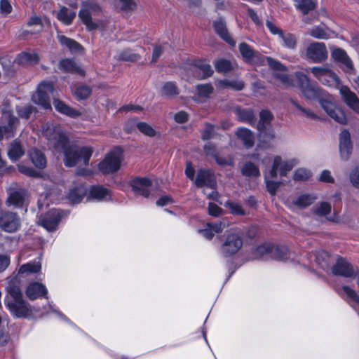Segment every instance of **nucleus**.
Returning <instances> with one entry per match:
<instances>
[{"label":"nucleus","instance_id":"nucleus-1","mask_svg":"<svg viewBox=\"0 0 359 359\" xmlns=\"http://www.w3.org/2000/svg\"><path fill=\"white\" fill-rule=\"evenodd\" d=\"M42 131L56 149L62 151L65 166L74 167L80 161L84 165L88 164L93 153V147L70 145L67 136L56 130L55 128L48 123L42 126Z\"/></svg>","mask_w":359,"mask_h":359},{"label":"nucleus","instance_id":"nucleus-2","mask_svg":"<svg viewBox=\"0 0 359 359\" xmlns=\"http://www.w3.org/2000/svg\"><path fill=\"white\" fill-rule=\"evenodd\" d=\"M123 158L121 148L115 147L107 154L104 158L98 164V169L104 175L116 172L121 168Z\"/></svg>","mask_w":359,"mask_h":359},{"label":"nucleus","instance_id":"nucleus-3","mask_svg":"<svg viewBox=\"0 0 359 359\" xmlns=\"http://www.w3.org/2000/svg\"><path fill=\"white\" fill-rule=\"evenodd\" d=\"M100 11V6L94 0H86L81 3L79 17L88 31L95 30L98 27V24L93 20L92 17Z\"/></svg>","mask_w":359,"mask_h":359},{"label":"nucleus","instance_id":"nucleus-4","mask_svg":"<svg viewBox=\"0 0 359 359\" xmlns=\"http://www.w3.org/2000/svg\"><path fill=\"white\" fill-rule=\"evenodd\" d=\"M243 233L236 231L228 233L220 247V252L225 257H229L236 254L243 245Z\"/></svg>","mask_w":359,"mask_h":359},{"label":"nucleus","instance_id":"nucleus-5","mask_svg":"<svg viewBox=\"0 0 359 359\" xmlns=\"http://www.w3.org/2000/svg\"><path fill=\"white\" fill-rule=\"evenodd\" d=\"M53 90L51 82L42 81L38 86L36 93L32 95V100L46 109H51L50 95L53 94Z\"/></svg>","mask_w":359,"mask_h":359},{"label":"nucleus","instance_id":"nucleus-6","mask_svg":"<svg viewBox=\"0 0 359 359\" xmlns=\"http://www.w3.org/2000/svg\"><path fill=\"white\" fill-rule=\"evenodd\" d=\"M8 292L13 298V302L8 304L11 311H14L15 314H29L32 312L27 303L22 299V293L19 286L11 285Z\"/></svg>","mask_w":359,"mask_h":359},{"label":"nucleus","instance_id":"nucleus-7","mask_svg":"<svg viewBox=\"0 0 359 359\" xmlns=\"http://www.w3.org/2000/svg\"><path fill=\"white\" fill-rule=\"evenodd\" d=\"M327 55V50L325 44L323 42H312L306 48V59L314 63H321L325 61Z\"/></svg>","mask_w":359,"mask_h":359},{"label":"nucleus","instance_id":"nucleus-8","mask_svg":"<svg viewBox=\"0 0 359 359\" xmlns=\"http://www.w3.org/2000/svg\"><path fill=\"white\" fill-rule=\"evenodd\" d=\"M297 164L295 159L284 161L280 156H276L273 158L272 168L269 171L271 178L277 176L278 171L281 177L286 176L287 173L292 170Z\"/></svg>","mask_w":359,"mask_h":359},{"label":"nucleus","instance_id":"nucleus-9","mask_svg":"<svg viewBox=\"0 0 359 359\" xmlns=\"http://www.w3.org/2000/svg\"><path fill=\"white\" fill-rule=\"evenodd\" d=\"M0 227L6 232H15L20 227V219L15 212H3L0 214Z\"/></svg>","mask_w":359,"mask_h":359},{"label":"nucleus","instance_id":"nucleus-10","mask_svg":"<svg viewBox=\"0 0 359 359\" xmlns=\"http://www.w3.org/2000/svg\"><path fill=\"white\" fill-rule=\"evenodd\" d=\"M60 219V211L57 209H52L45 215L39 217L38 224L47 231H52L56 229Z\"/></svg>","mask_w":359,"mask_h":359},{"label":"nucleus","instance_id":"nucleus-11","mask_svg":"<svg viewBox=\"0 0 359 359\" xmlns=\"http://www.w3.org/2000/svg\"><path fill=\"white\" fill-rule=\"evenodd\" d=\"M130 184L132 190L136 195L149 197L151 191V181L147 177H135L133 179Z\"/></svg>","mask_w":359,"mask_h":359},{"label":"nucleus","instance_id":"nucleus-12","mask_svg":"<svg viewBox=\"0 0 359 359\" xmlns=\"http://www.w3.org/2000/svg\"><path fill=\"white\" fill-rule=\"evenodd\" d=\"M320 105L326 113L336 122L340 124L346 123V117L344 112L332 102L327 100H321Z\"/></svg>","mask_w":359,"mask_h":359},{"label":"nucleus","instance_id":"nucleus-13","mask_svg":"<svg viewBox=\"0 0 359 359\" xmlns=\"http://www.w3.org/2000/svg\"><path fill=\"white\" fill-rule=\"evenodd\" d=\"M320 105L326 113L336 122L340 124L346 123V117L344 112L332 102L327 100H321Z\"/></svg>","mask_w":359,"mask_h":359},{"label":"nucleus","instance_id":"nucleus-14","mask_svg":"<svg viewBox=\"0 0 359 359\" xmlns=\"http://www.w3.org/2000/svg\"><path fill=\"white\" fill-rule=\"evenodd\" d=\"M344 102L354 112L359 114V97L347 86H341L339 89Z\"/></svg>","mask_w":359,"mask_h":359},{"label":"nucleus","instance_id":"nucleus-15","mask_svg":"<svg viewBox=\"0 0 359 359\" xmlns=\"http://www.w3.org/2000/svg\"><path fill=\"white\" fill-rule=\"evenodd\" d=\"M334 275L350 278L356 274L353 266L343 258L337 259L335 264L332 268Z\"/></svg>","mask_w":359,"mask_h":359},{"label":"nucleus","instance_id":"nucleus-16","mask_svg":"<svg viewBox=\"0 0 359 359\" xmlns=\"http://www.w3.org/2000/svg\"><path fill=\"white\" fill-rule=\"evenodd\" d=\"M351 135L346 130H342L339 134V152L341 158L347 161L352 151Z\"/></svg>","mask_w":359,"mask_h":359},{"label":"nucleus","instance_id":"nucleus-17","mask_svg":"<svg viewBox=\"0 0 359 359\" xmlns=\"http://www.w3.org/2000/svg\"><path fill=\"white\" fill-rule=\"evenodd\" d=\"M239 51L243 59L250 63H260L263 55L259 52L252 49L246 43H241L238 46Z\"/></svg>","mask_w":359,"mask_h":359},{"label":"nucleus","instance_id":"nucleus-18","mask_svg":"<svg viewBox=\"0 0 359 359\" xmlns=\"http://www.w3.org/2000/svg\"><path fill=\"white\" fill-rule=\"evenodd\" d=\"M47 294L48 290L46 286L37 282L30 283L26 290V295L31 300L40 297L48 298Z\"/></svg>","mask_w":359,"mask_h":359},{"label":"nucleus","instance_id":"nucleus-19","mask_svg":"<svg viewBox=\"0 0 359 359\" xmlns=\"http://www.w3.org/2000/svg\"><path fill=\"white\" fill-rule=\"evenodd\" d=\"M301 91L304 97L307 100H319L320 102L321 100H326V99H325L326 97L325 93L318 86L311 83L306 87H303Z\"/></svg>","mask_w":359,"mask_h":359},{"label":"nucleus","instance_id":"nucleus-20","mask_svg":"<svg viewBox=\"0 0 359 359\" xmlns=\"http://www.w3.org/2000/svg\"><path fill=\"white\" fill-rule=\"evenodd\" d=\"M195 184L198 187L206 186L212 188L215 184V175L210 170H200L197 173Z\"/></svg>","mask_w":359,"mask_h":359},{"label":"nucleus","instance_id":"nucleus-21","mask_svg":"<svg viewBox=\"0 0 359 359\" xmlns=\"http://www.w3.org/2000/svg\"><path fill=\"white\" fill-rule=\"evenodd\" d=\"M27 198V193L25 189H20L10 192L6 203L8 206L13 205L15 208L22 207Z\"/></svg>","mask_w":359,"mask_h":359},{"label":"nucleus","instance_id":"nucleus-22","mask_svg":"<svg viewBox=\"0 0 359 359\" xmlns=\"http://www.w3.org/2000/svg\"><path fill=\"white\" fill-rule=\"evenodd\" d=\"M2 117L8 122V126H0V140L3 137L4 135L10 137L14 127L18 123V119L10 111H4Z\"/></svg>","mask_w":359,"mask_h":359},{"label":"nucleus","instance_id":"nucleus-23","mask_svg":"<svg viewBox=\"0 0 359 359\" xmlns=\"http://www.w3.org/2000/svg\"><path fill=\"white\" fill-rule=\"evenodd\" d=\"M110 196V191L108 189L100 185L93 186L90 189L88 200L89 198L97 201L108 200Z\"/></svg>","mask_w":359,"mask_h":359},{"label":"nucleus","instance_id":"nucleus-24","mask_svg":"<svg viewBox=\"0 0 359 359\" xmlns=\"http://www.w3.org/2000/svg\"><path fill=\"white\" fill-rule=\"evenodd\" d=\"M236 134L246 148H251L253 147L255 137L250 130L245 128H240L237 130Z\"/></svg>","mask_w":359,"mask_h":359},{"label":"nucleus","instance_id":"nucleus-25","mask_svg":"<svg viewBox=\"0 0 359 359\" xmlns=\"http://www.w3.org/2000/svg\"><path fill=\"white\" fill-rule=\"evenodd\" d=\"M214 28L216 33L230 46H235L236 41L231 37L222 20H217L214 22Z\"/></svg>","mask_w":359,"mask_h":359},{"label":"nucleus","instance_id":"nucleus-26","mask_svg":"<svg viewBox=\"0 0 359 359\" xmlns=\"http://www.w3.org/2000/svg\"><path fill=\"white\" fill-rule=\"evenodd\" d=\"M53 105L58 112L71 118H76L81 115V112L70 107L60 100L55 99L53 100Z\"/></svg>","mask_w":359,"mask_h":359},{"label":"nucleus","instance_id":"nucleus-27","mask_svg":"<svg viewBox=\"0 0 359 359\" xmlns=\"http://www.w3.org/2000/svg\"><path fill=\"white\" fill-rule=\"evenodd\" d=\"M39 61V55L34 51L22 52L20 53L17 58L16 62L20 65H32L38 63Z\"/></svg>","mask_w":359,"mask_h":359},{"label":"nucleus","instance_id":"nucleus-28","mask_svg":"<svg viewBox=\"0 0 359 359\" xmlns=\"http://www.w3.org/2000/svg\"><path fill=\"white\" fill-rule=\"evenodd\" d=\"M29 158L35 167L42 169L46 165V158L39 149H33L29 151Z\"/></svg>","mask_w":359,"mask_h":359},{"label":"nucleus","instance_id":"nucleus-29","mask_svg":"<svg viewBox=\"0 0 359 359\" xmlns=\"http://www.w3.org/2000/svg\"><path fill=\"white\" fill-rule=\"evenodd\" d=\"M272 245L269 244H263L259 245L252 252L253 259H269L271 258Z\"/></svg>","mask_w":359,"mask_h":359},{"label":"nucleus","instance_id":"nucleus-30","mask_svg":"<svg viewBox=\"0 0 359 359\" xmlns=\"http://www.w3.org/2000/svg\"><path fill=\"white\" fill-rule=\"evenodd\" d=\"M87 193L86 187L80 185L71 189L68 194V198L74 203H79L81 201Z\"/></svg>","mask_w":359,"mask_h":359},{"label":"nucleus","instance_id":"nucleus-31","mask_svg":"<svg viewBox=\"0 0 359 359\" xmlns=\"http://www.w3.org/2000/svg\"><path fill=\"white\" fill-rule=\"evenodd\" d=\"M58 40L62 46H66L72 53L81 52L83 50L80 43L65 36H58Z\"/></svg>","mask_w":359,"mask_h":359},{"label":"nucleus","instance_id":"nucleus-32","mask_svg":"<svg viewBox=\"0 0 359 359\" xmlns=\"http://www.w3.org/2000/svg\"><path fill=\"white\" fill-rule=\"evenodd\" d=\"M332 55L335 60L343 63L348 69H353L352 62L344 50L336 48L332 51Z\"/></svg>","mask_w":359,"mask_h":359},{"label":"nucleus","instance_id":"nucleus-33","mask_svg":"<svg viewBox=\"0 0 359 359\" xmlns=\"http://www.w3.org/2000/svg\"><path fill=\"white\" fill-rule=\"evenodd\" d=\"M330 30L324 25L315 26L309 30V34L318 39H327L330 36Z\"/></svg>","mask_w":359,"mask_h":359},{"label":"nucleus","instance_id":"nucleus-34","mask_svg":"<svg viewBox=\"0 0 359 359\" xmlns=\"http://www.w3.org/2000/svg\"><path fill=\"white\" fill-rule=\"evenodd\" d=\"M59 68L65 72L82 74L83 71L76 64L70 59L62 60L59 64Z\"/></svg>","mask_w":359,"mask_h":359},{"label":"nucleus","instance_id":"nucleus-35","mask_svg":"<svg viewBox=\"0 0 359 359\" xmlns=\"http://www.w3.org/2000/svg\"><path fill=\"white\" fill-rule=\"evenodd\" d=\"M75 17L76 12L69 11L66 7H62L57 14V19L65 25H70Z\"/></svg>","mask_w":359,"mask_h":359},{"label":"nucleus","instance_id":"nucleus-36","mask_svg":"<svg viewBox=\"0 0 359 359\" xmlns=\"http://www.w3.org/2000/svg\"><path fill=\"white\" fill-rule=\"evenodd\" d=\"M290 252L285 246H273L271 258L277 260H285L289 258Z\"/></svg>","mask_w":359,"mask_h":359},{"label":"nucleus","instance_id":"nucleus-37","mask_svg":"<svg viewBox=\"0 0 359 359\" xmlns=\"http://www.w3.org/2000/svg\"><path fill=\"white\" fill-rule=\"evenodd\" d=\"M219 86L222 88H231L234 90H241L243 89L245 85L242 81L240 80H220L219 82Z\"/></svg>","mask_w":359,"mask_h":359},{"label":"nucleus","instance_id":"nucleus-38","mask_svg":"<svg viewBox=\"0 0 359 359\" xmlns=\"http://www.w3.org/2000/svg\"><path fill=\"white\" fill-rule=\"evenodd\" d=\"M280 39L282 40L284 47L289 49H294L297 47V39L294 34L284 32Z\"/></svg>","mask_w":359,"mask_h":359},{"label":"nucleus","instance_id":"nucleus-39","mask_svg":"<svg viewBox=\"0 0 359 359\" xmlns=\"http://www.w3.org/2000/svg\"><path fill=\"white\" fill-rule=\"evenodd\" d=\"M330 255L323 250L318 251L316 255V262L323 270L329 269L330 262Z\"/></svg>","mask_w":359,"mask_h":359},{"label":"nucleus","instance_id":"nucleus-40","mask_svg":"<svg viewBox=\"0 0 359 359\" xmlns=\"http://www.w3.org/2000/svg\"><path fill=\"white\" fill-rule=\"evenodd\" d=\"M320 82L328 86H337L339 83V79L334 72L328 69Z\"/></svg>","mask_w":359,"mask_h":359},{"label":"nucleus","instance_id":"nucleus-41","mask_svg":"<svg viewBox=\"0 0 359 359\" xmlns=\"http://www.w3.org/2000/svg\"><path fill=\"white\" fill-rule=\"evenodd\" d=\"M23 154L24 151L19 143L14 142L11 144L8 155L13 161H17Z\"/></svg>","mask_w":359,"mask_h":359},{"label":"nucleus","instance_id":"nucleus-42","mask_svg":"<svg viewBox=\"0 0 359 359\" xmlns=\"http://www.w3.org/2000/svg\"><path fill=\"white\" fill-rule=\"evenodd\" d=\"M140 58L141 56L139 54L132 52L131 50H124L117 56V60H118L131 62H137L140 60Z\"/></svg>","mask_w":359,"mask_h":359},{"label":"nucleus","instance_id":"nucleus-43","mask_svg":"<svg viewBox=\"0 0 359 359\" xmlns=\"http://www.w3.org/2000/svg\"><path fill=\"white\" fill-rule=\"evenodd\" d=\"M241 172L243 175L247 177H258L260 175L258 167L252 162L245 163Z\"/></svg>","mask_w":359,"mask_h":359},{"label":"nucleus","instance_id":"nucleus-44","mask_svg":"<svg viewBox=\"0 0 359 359\" xmlns=\"http://www.w3.org/2000/svg\"><path fill=\"white\" fill-rule=\"evenodd\" d=\"M275 138V134L273 130H261L259 134V142L261 144H263V147H267L271 146V143L273 141Z\"/></svg>","mask_w":359,"mask_h":359},{"label":"nucleus","instance_id":"nucleus-45","mask_svg":"<svg viewBox=\"0 0 359 359\" xmlns=\"http://www.w3.org/2000/svg\"><path fill=\"white\" fill-rule=\"evenodd\" d=\"M315 199L316 198L309 194H303L299 196L296 200H294L292 203L295 206L304 208L310 205Z\"/></svg>","mask_w":359,"mask_h":359},{"label":"nucleus","instance_id":"nucleus-46","mask_svg":"<svg viewBox=\"0 0 359 359\" xmlns=\"http://www.w3.org/2000/svg\"><path fill=\"white\" fill-rule=\"evenodd\" d=\"M236 114L241 121L252 123L255 121V114L252 109H237Z\"/></svg>","mask_w":359,"mask_h":359},{"label":"nucleus","instance_id":"nucleus-47","mask_svg":"<svg viewBox=\"0 0 359 359\" xmlns=\"http://www.w3.org/2000/svg\"><path fill=\"white\" fill-rule=\"evenodd\" d=\"M91 94V89L86 85H79L74 90V95L78 100H86Z\"/></svg>","mask_w":359,"mask_h":359},{"label":"nucleus","instance_id":"nucleus-48","mask_svg":"<svg viewBox=\"0 0 359 359\" xmlns=\"http://www.w3.org/2000/svg\"><path fill=\"white\" fill-rule=\"evenodd\" d=\"M215 67L217 72L227 73L233 69V65L229 60L220 59L215 61Z\"/></svg>","mask_w":359,"mask_h":359},{"label":"nucleus","instance_id":"nucleus-49","mask_svg":"<svg viewBox=\"0 0 359 359\" xmlns=\"http://www.w3.org/2000/svg\"><path fill=\"white\" fill-rule=\"evenodd\" d=\"M178 89L173 82L165 83L161 88V95L166 97H173L178 94Z\"/></svg>","mask_w":359,"mask_h":359},{"label":"nucleus","instance_id":"nucleus-50","mask_svg":"<svg viewBox=\"0 0 359 359\" xmlns=\"http://www.w3.org/2000/svg\"><path fill=\"white\" fill-rule=\"evenodd\" d=\"M265 63L269 65V66L273 69L278 71L286 70V68L279 61L272 57L263 56L259 64L264 65Z\"/></svg>","mask_w":359,"mask_h":359},{"label":"nucleus","instance_id":"nucleus-51","mask_svg":"<svg viewBox=\"0 0 359 359\" xmlns=\"http://www.w3.org/2000/svg\"><path fill=\"white\" fill-rule=\"evenodd\" d=\"M298 3L297 9L301 11L304 14H307L309 11H313L316 8V3L313 0H299L295 1Z\"/></svg>","mask_w":359,"mask_h":359},{"label":"nucleus","instance_id":"nucleus-52","mask_svg":"<svg viewBox=\"0 0 359 359\" xmlns=\"http://www.w3.org/2000/svg\"><path fill=\"white\" fill-rule=\"evenodd\" d=\"M41 266L39 262H30L25 264H23L19 269V273H25L27 272L30 273H36L41 270Z\"/></svg>","mask_w":359,"mask_h":359},{"label":"nucleus","instance_id":"nucleus-53","mask_svg":"<svg viewBox=\"0 0 359 359\" xmlns=\"http://www.w3.org/2000/svg\"><path fill=\"white\" fill-rule=\"evenodd\" d=\"M195 67L203 74V78L210 76L213 73L211 66L205 61L198 62Z\"/></svg>","mask_w":359,"mask_h":359},{"label":"nucleus","instance_id":"nucleus-54","mask_svg":"<svg viewBox=\"0 0 359 359\" xmlns=\"http://www.w3.org/2000/svg\"><path fill=\"white\" fill-rule=\"evenodd\" d=\"M328 67H313L306 69V72H311L313 75L320 81L324 77L325 73L328 70Z\"/></svg>","mask_w":359,"mask_h":359},{"label":"nucleus","instance_id":"nucleus-55","mask_svg":"<svg viewBox=\"0 0 359 359\" xmlns=\"http://www.w3.org/2000/svg\"><path fill=\"white\" fill-rule=\"evenodd\" d=\"M137 128L144 135L149 137H154L156 130L148 123L145 122H138Z\"/></svg>","mask_w":359,"mask_h":359},{"label":"nucleus","instance_id":"nucleus-56","mask_svg":"<svg viewBox=\"0 0 359 359\" xmlns=\"http://www.w3.org/2000/svg\"><path fill=\"white\" fill-rule=\"evenodd\" d=\"M224 206L226 208H228L231 212L233 215H245V210L242 208V206L237 203L232 202L231 201H227L224 203Z\"/></svg>","mask_w":359,"mask_h":359},{"label":"nucleus","instance_id":"nucleus-57","mask_svg":"<svg viewBox=\"0 0 359 359\" xmlns=\"http://www.w3.org/2000/svg\"><path fill=\"white\" fill-rule=\"evenodd\" d=\"M153 53L151 62L155 63L159 57L162 55L165 48L168 46V43L163 44H154L153 45Z\"/></svg>","mask_w":359,"mask_h":359},{"label":"nucleus","instance_id":"nucleus-58","mask_svg":"<svg viewBox=\"0 0 359 359\" xmlns=\"http://www.w3.org/2000/svg\"><path fill=\"white\" fill-rule=\"evenodd\" d=\"M269 178H271V177H270L269 172L265 176V182H266V189L271 196H275L276 191L280 186V182L270 180Z\"/></svg>","mask_w":359,"mask_h":359},{"label":"nucleus","instance_id":"nucleus-59","mask_svg":"<svg viewBox=\"0 0 359 359\" xmlns=\"http://www.w3.org/2000/svg\"><path fill=\"white\" fill-rule=\"evenodd\" d=\"M115 5L117 8L123 11H132L136 6L133 0H116Z\"/></svg>","mask_w":359,"mask_h":359},{"label":"nucleus","instance_id":"nucleus-60","mask_svg":"<svg viewBox=\"0 0 359 359\" xmlns=\"http://www.w3.org/2000/svg\"><path fill=\"white\" fill-rule=\"evenodd\" d=\"M35 111V108L32 106L27 105L24 107H18L17 112L18 116L25 119H28L30 115Z\"/></svg>","mask_w":359,"mask_h":359},{"label":"nucleus","instance_id":"nucleus-61","mask_svg":"<svg viewBox=\"0 0 359 359\" xmlns=\"http://www.w3.org/2000/svg\"><path fill=\"white\" fill-rule=\"evenodd\" d=\"M198 95L201 97H208L213 92V87L210 83L201 84L196 86Z\"/></svg>","mask_w":359,"mask_h":359},{"label":"nucleus","instance_id":"nucleus-62","mask_svg":"<svg viewBox=\"0 0 359 359\" xmlns=\"http://www.w3.org/2000/svg\"><path fill=\"white\" fill-rule=\"evenodd\" d=\"M331 212V205L327 202H322L319 206L316 207L314 210V212L320 216L326 215Z\"/></svg>","mask_w":359,"mask_h":359},{"label":"nucleus","instance_id":"nucleus-63","mask_svg":"<svg viewBox=\"0 0 359 359\" xmlns=\"http://www.w3.org/2000/svg\"><path fill=\"white\" fill-rule=\"evenodd\" d=\"M310 175L309 170L304 168H299L294 172L293 179L295 181H304L309 179Z\"/></svg>","mask_w":359,"mask_h":359},{"label":"nucleus","instance_id":"nucleus-64","mask_svg":"<svg viewBox=\"0 0 359 359\" xmlns=\"http://www.w3.org/2000/svg\"><path fill=\"white\" fill-rule=\"evenodd\" d=\"M342 290L350 300L359 305V296L357 294L354 290L346 285L342 287Z\"/></svg>","mask_w":359,"mask_h":359}]
</instances>
